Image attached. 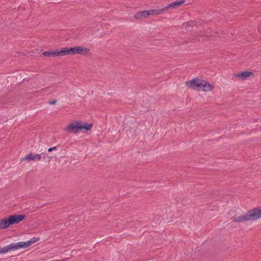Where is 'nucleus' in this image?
<instances>
[{
  "instance_id": "nucleus-20",
  "label": "nucleus",
  "mask_w": 261,
  "mask_h": 261,
  "mask_svg": "<svg viewBox=\"0 0 261 261\" xmlns=\"http://www.w3.org/2000/svg\"><path fill=\"white\" fill-rule=\"evenodd\" d=\"M56 102H57V100L54 99L53 100H49L48 103L50 105H53L56 104Z\"/></svg>"
},
{
  "instance_id": "nucleus-3",
  "label": "nucleus",
  "mask_w": 261,
  "mask_h": 261,
  "mask_svg": "<svg viewBox=\"0 0 261 261\" xmlns=\"http://www.w3.org/2000/svg\"><path fill=\"white\" fill-rule=\"evenodd\" d=\"M25 218L24 215H12L8 217L10 225L15 224H18L20 222L23 221Z\"/></svg>"
},
{
  "instance_id": "nucleus-16",
  "label": "nucleus",
  "mask_w": 261,
  "mask_h": 261,
  "mask_svg": "<svg viewBox=\"0 0 261 261\" xmlns=\"http://www.w3.org/2000/svg\"><path fill=\"white\" fill-rule=\"evenodd\" d=\"M19 243L20 244V245L21 248H25L30 246L32 245L30 240L27 242H20Z\"/></svg>"
},
{
  "instance_id": "nucleus-11",
  "label": "nucleus",
  "mask_w": 261,
  "mask_h": 261,
  "mask_svg": "<svg viewBox=\"0 0 261 261\" xmlns=\"http://www.w3.org/2000/svg\"><path fill=\"white\" fill-rule=\"evenodd\" d=\"M10 226L8 217H5L0 219V229H6Z\"/></svg>"
},
{
  "instance_id": "nucleus-8",
  "label": "nucleus",
  "mask_w": 261,
  "mask_h": 261,
  "mask_svg": "<svg viewBox=\"0 0 261 261\" xmlns=\"http://www.w3.org/2000/svg\"><path fill=\"white\" fill-rule=\"evenodd\" d=\"M75 47H64L61 49V56L68 55H76Z\"/></svg>"
},
{
  "instance_id": "nucleus-7",
  "label": "nucleus",
  "mask_w": 261,
  "mask_h": 261,
  "mask_svg": "<svg viewBox=\"0 0 261 261\" xmlns=\"http://www.w3.org/2000/svg\"><path fill=\"white\" fill-rule=\"evenodd\" d=\"M41 159V155L40 154H33L32 153H29L26 156L21 158L20 161L21 162L25 161H35L40 160Z\"/></svg>"
},
{
  "instance_id": "nucleus-17",
  "label": "nucleus",
  "mask_w": 261,
  "mask_h": 261,
  "mask_svg": "<svg viewBox=\"0 0 261 261\" xmlns=\"http://www.w3.org/2000/svg\"><path fill=\"white\" fill-rule=\"evenodd\" d=\"M168 10V9L167 8V7L166 6L165 7H164L162 9H156L157 13L159 15V14L163 13V12H164L165 11H167Z\"/></svg>"
},
{
  "instance_id": "nucleus-22",
  "label": "nucleus",
  "mask_w": 261,
  "mask_h": 261,
  "mask_svg": "<svg viewBox=\"0 0 261 261\" xmlns=\"http://www.w3.org/2000/svg\"><path fill=\"white\" fill-rule=\"evenodd\" d=\"M56 150H57V147L56 146H54V147H53L48 148V152H51L52 151Z\"/></svg>"
},
{
  "instance_id": "nucleus-1",
  "label": "nucleus",
  "mask_w": 261,
  "mask_h": 261,
  "mask_svg": "<svg viewBox=\"0 0 261 261\" xmlns=\"http://www.w3.org/2000/svg\"><path fill=\"white\" fill-rule=\"evenodd\" d=\"M261 217V208L255 207L247 211L244 215L240 216H234L231 218L233 222L241 223L251 220L254 221Z\"/></svg>"
},
{
  "instance_id": "nucleus-2",
  "label": "nucleus",
  "mask_w": 261,
  "mask_h": 261,
  "mask_svg": "<svg viewBox=\"0 0 261 261\" xmlns=\"http://www.w3.org/2000/svg\"><path fill=\"white\" fill-rule=\"evenodd\" d=\"M201 83L202 81L199 80L198 79L195 78L190 81L187 82L186 85L188 88L199 90L200 89H201Z\"/></svg>"
},
{
  "instance_id": "nucleus-13",
  "label": "nucleus",
  "mask_w": 261,
  "mask_h": 261,
  "mask_svg": "<svg viewBox=\"0 0 261 261\" xmlns=\"http://www.w3.org/2000/svg\"><path fill=\"white\" fill-rule=\"evenodd\" d=\"M251 75H253V73L250 71H245L241 73L236 74L235 76L243 80H246Z\"/></svg>"
},
{
  "instance_id": "nucleus-19",
  "label": "nucleus",
  "mask_w": 261,
  "mask_h": 261,
  "mask_svg": "<svg viewBox=\"0 0 261 261\" xmlns=\"http://www.w3.org/2000/svg\"><path fill=\"white\" fill-rule=\"evenodd\" d=\"M38 241H39V238H36V237H34V238H32L30 241L31 242V244L32 245L33 243L37 242Z\"/></svg>"
},
{
  "instance_id": "nucleus-5",
  "label": "nucleus",
  "mask_w": 261,
  "mask_h": 261,
  "mask_svg": "<svg viewBox=\"0 0 261 261\" xmlns=\"http://www.w3.org/2000/svg\"><path fill=\"white\" fill-rule=\"evenodd\" d=\"M79 122V132H83L85 133L87 132L88 130H91L93 127L92 124H89L81 121H78Z\"/></svg>"
},
{
  "instance_id": "nucleus-24",
  "label": "nucleus",
  "mask_w": 261,
  "mask_h": 261,
  "mask_svg": "<svg viewBox=\"0 0 261 261\" xmlns=\"http://www.w3.org/2000/svg\"><path fill=\"white\" fill-rule=\"evenodd\" d=\"M193 40H193V41H192L193 42H195V41H196L197 40V39H196V38H194V39H193Z\"/></svg>"
},
{
  "instance_id": "nucleus-12",
  "label": "nucleus",
  "mask_w": 261,
  "mask_h": 261,
  "mask_svg": "<svg viewBox=\"0 0 261 261\" xmlns=\"http://www.w3.org/2000/svg\"><path fill=\"white\" fill-rule=\"evenodd\" d=\"M20 243H12L10 244L9 245H8L7 246H5V249L6 250V252H7L11 250H16L18 249H20Z\"/></svg>"
},
{
  "instance_id": "nucleus-15",
  "label": "nucleus",
  "mask_w": 261,
  "mask_h": 261,
  "mask_svg": "<svg viewBox=\"0 0 261 261\" xmlns=\"http://www.w3.org/2000/svg\"><path fill=\"white\" fill-rule=\"evenodd\" d=\"M185 3V1L184 0L181 1H176L175 2H172L171 4H169L167 6V8L168 9L171 8H177L180 6H181L182 4H184Z\"/></svg>"
},
{
  "instance_id": "nucleus-14",
  "label": "nucleus",
  "mask_w": 261,
  "mask_h": 261,
  "mask_svg": "<svg viewBox=\"0 0 261 261\" xmlns=\"http://www.w3.org/2000/svg\"><path fill=\"white\" fill-rule=\"evenodd\" d=\"M148 16L149 12L148 11H143L136 13L134 15V18L137 19H140L143 18H146Z\"/></svg>"
},
{
  "instance_id": "nucleus-18",
  "label": "nucleus",
  "mask_w": 261,
  "mask_h": 261,
  "mask_svg": "<svg viewBox=\"0 0 261 261\" xmlns=\"http://www.w3.org/2000/svg\"><path fill=\"white\" fill-rule=\"evenodd\" d=\"M149 12V16H155L158 15L157 13V11L156 10H149L148 11Z\"/></svg>"
},
{
  "instance_id": "nucleus-6",
  "label": "nucleus",
  "mask_w": 261,
  "mask_h": 261,
  "mask_svg": "<svg viewBox=\"0 0 261 261\" xmlns=\"http://www.w3.org/2000/svg\"><path fill=\"white\" fill-rule=\"evenodd\" d=\"M61 50L56 49V50H48L43 52L41 54L42 56L48 57H60L61 56Z\"/></svg>"
},
{
  "instance_id": "nucleus-9",
  "label": "nucleus",
  "mask_w": 261,
  "mask_h": 261,
  "mask_svg": "<svg viewBox=\"0 0 261 261\" xmlns=\"http://www.w3.org/2000/svg\"><path fill=\"white\" fill-rule=\"evenodd\" d=\"M75 48L76 54L84 55L89 53V49L85 47L77 46L75 47Z\"/></svg>"
},
{
  "instance_id": "nucleus-23",
  "label": "nucleus",
  "mask_w": 261,
  "mask_h": 261,
  "mask_svg": "<svg viewBox=\"0 0 261 261\" xmlns=\"http://www.w3.org/2000/svg\"><path fill=\"white\" fill-rule=\"evenodd\" d=\"M191 22L189 21V22H188V23H188V24L189 25H191Z\"/></svg>"
},
{
  "instance_id": "nucleus-21",
  "label": "nucleus",
  "mask_w": 261,
  "mask_h": 261,
  "mask_svg": "<svg viewBox=\"0 0 261 261\" xmlns=\"http://www.w3.org/2000/svg\"><path fill=\"white\" fill-rule=\"evenodd\" d=\"M6 250L5 249V247H4L3 248H0V254H2V253H6Z\"/></svg>"
},
{
  "instance_id": "nucleus-10",
  "label": "nucleus",
  "mask_w": 261,
  "mask_h": 261,
  "mask_svg": "<svg viewBox=\"0 0 261 261\" xmlns=\"http://www.w3.org/2000/svg\"><path fill=\"white\" fill-rule=\"evenodd\" d=\"M201 85V88H202V90L205 92L211 91L214 88V86L212 84L204 81H202Z\"/></svg>"
},
{
  "instance_id": "nucleus-4",
  "label": "nucleus",
  "mask_w": 261,
  "mask_h": 261,
  "mask_svg": "<svg viewBox=\"0 0 261 261\" xmlns=\"http://www.w3.org/2000/svg\"><path fill=\"white\" fill-rule=\"evenodd\" d=\"M65 130L69 133L77 134L79 133V122L76 121L70 123L68 126L65 128Z\"/></svg>"
}]
</instances>
